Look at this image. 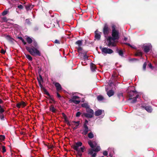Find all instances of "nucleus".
Wrapping results in <instances>:
<instances>
[{"label": "nucleus", "mask_w": 157, "mask_h": 157, "mask_svg": "<svg viewBox=\"0 0 157 157\" xmlns=\"http://www.w3.org/2000/svg\"><path fill=\"white\" fill-rule=\"evenodd\" d=\"M0 118L2 120H4V116L3 113H0Z\"/></svg>", "instance_id": "49530a36"}, {"label": "nucleus", "mask_w": 157, "mask_h": 157, "mask_svg": "<svg viewBox=\"0 0 157 157\" xmlns=\"http://www.w3.org/2000/svg\"><path fill=\"white\" fill-rule=\"evenodd\" d=\"M87 52H85L84 53H83L84 54L83 56V59L85 60L86 59H87L88 56H87L86 55Z\"/></svg>", "instance_id": "e433bc0d"}, {"label": "nucleus", "mask_w": 157, "mask_h": 157, "mask_svg": "<svg viewBox=\"0 0 157 157\" xmlns=\"http://www.w3.org/2000/svg\"><path fill=\"white\" fill-rule=\"evenodd\" d=\"M45 145L47 147L48 149H52L54 148V146L53 145L48 144L47 145V144H45Z\"/></svg>", "instance_id": "ea45409f"}, {"label": "nucleus", "mask_w": 157, "mask_h": 157, "mask_svg": "<svg viewBox=\"0 0 157 157\" xmlns=\"http://www.w3.org/2000/svg\"><path fill=\"white\" fill-rule=\"evenodd\" d=\"M25 23L27 25H30L31 23V22L29 19H26L25 20Z\"/></svg>", "instance_id": "a18cd8bd"}, {"label": "nucleus", "mask_w": 157, "mask_h": 157, "mask_svg": "<svg viewBox=\"0 0 157 157\" xmlns=\"http://www.w3.org/2000/svg\"><path fill=\"white\" fill-rule=\"evenodd\" d=\"M37 79L39 84V82L41 83L42 82H43V79L42 78V76L40 75V74L39 75V77H37Z\"/></svg>", "instance_id": "aec40b11"}, {"label": "nucleus", "mask_w": 157, "mask_h": 157, "mask_svg": "<svg viewBox=\"0 0 157 157\" xmlns=\"http://www.w3.org/2000/svg\"><path fill=\"white\" fill-rule=\"evenodd\" d=\"M50 110L52 112L55 113L56 112V109L54 107L53 105H51L49 107Z\"/></svg>", "instance_id": "4be33fe9"}, {"label": "nucleus", "mask_w": 157, "mask_h": 157, "mask_svg": "<svg viewBox=\"0 0 157 157\" xmlns=\"http://www.w3.org/2000/svg\"><path fill=\"white\" fill-rule=\"evenodd\" d=\"M48 96V99L51 100L52 101H53L54 102H55V101L54 100L52 96H51L50 95V96Z\"/></svg>", "instance_id": "09e8293b"}, {"label": "nucleus", "mask_w": 157, "mask_h": 157, "mask_svg": "<svg viewBox=\"0 0 157 157\" xmlns=\"http://www.w3.org/2000/svg\"><path fill=\"white\" fill-rule=\"evenodd\" d=\"M77 153L76 155V156L77 157H82V152H81L80 150H78V151H77Z\"/></svg>", "instance_id": "2f4dec72"}, {"label": "nucleus", "mask_w": 157, "mask_h": 157, "mask_svg": "<svg viewBox=\"0 0 157 157\" xmlns=\"http://www.w3.org/2000/svg\"><path fill=\"white\" fill-rule=\"evenodd\" d=\"M6 39L11 43L13 44V43L14 39L11 38L9 35H7L6 37Z\"/></svg>", "instance_id": "a211bd4d"}, {"label": "nucleus", "mask_w": 157, "mask_h": 157, "mask_svg": "<svg viewBox=\"0 0 157 157\" xmlns=\"http://www.w3.org/2000/svg\"><path fill=\"white\" fill-rule=\"evenodd\" d=\"M56 94H57V96L58 98H61V95L59 93L57 92Z\"/></svg>", "instance_id": "774afa93"}, {"label": "nucleus", "mask_w": 157, "mask_h": 157, "mask_svg": "<svg viewBox=\"0 0 157 157\" xmlns=\"http://www.w3.org/2000/svg\"><path fill=\"white\" fill-rule=\"evenodd\" d=\"M139 97L138 94H137L135 97H134L132 98V100L131 102L132 103H134L136 102L137 101V98H138Z\"/></svg>", "instance_id": "f3484780"}, {"label": "nucleus", "mask_w": 157, "mask_h": 157, "mask_svg": "<svg viewBox=\"0 0 157 157\" xmlns=\"http://www.w3.org/2000/svg\"><path fill=\"white\" fill-rule=\"evenodd\" d=\"M117 97L118 98V99H120L121 98H122L123 100H124L123 96V94L122 93H119L117 94Z\"/></svg>", "instance_id": "bb28decb"}, {"label": "nucleus", "mask_w": 157, "mask_h": 157, "mask_svg": "<svg viewBox=\"0 0 157 157\" xmlns=\"http://www.w3.org/2000/svg\"><path fill=\"white\" fill-rule=\"evenodd\" d=\"M103 155H104L106 156L108 155V152L106 151H104L103 152Z\"/></svg>", "instance_id": "052dcab7"}, {"label": "nucleus", "mask_w": 157, "mask_h": 157, "mask_svg": "<svg viewBox=\"0 0 157 157\" xmlns=\"http://www.w3.org/2000/svg\"><path fill=\"white\" fill-rule=\"evenodd\" d=\"M2 152L3 153H4L5 152H6V147L4 146H2Z\"/></svg>", "instance_id": "8fccbe9b"}, {"label": "nucleus", "mask_w": 157, "mask_h": 157, "mask_svg": "<svg viewBox=\"0 0 157 157\" xmlns=\"http://www.w3.org/2000/svg\"><path fill=\"white\" fill-rule=\"evenodd\" d=\"M88 121L87 120H85L83 125H87V124L88 123Z\"/></svg>", "instance_id": "0e129e2a"}, {"label": "nucleus", "mask_w": 157, "mask_h": 157, "mask_svg": "<svg viewBox=\"0 0 157 157\" xmlns=\"http://www.w3.org/2000/svg\"><path fill=\"white\" fill-rule=\"evenodd\" d=\"M5 139V137L4 136L2 135H0V140H4Z\"/></svg>", "instance_id": "3c124183"}, {"label": "nucleus", "mask_w": 157, "mask_h": 157, "mask_svg": "<svg viewBox=\"0 0 157 157\" xmlns=\"http://www.w3.org/2000/svg\"><path fill=\"white\" fill-rule=\"evenodd\" d=\"M88 143L89 145L90 146V147L92 148H94V147H95V146H94L92 141L90 140L89 141H88Z\"/></svg>", "instance_id": "c85d7f7f"}, {"label": "nucleus", "mask_w": 157, "mask_h": 157, "mask_svg": "<svg viewBox=\"0 0 157 157\" xmlns=\"http://www.w3.org/2000/svg\"><path fill=\"white\" fill-rule=\"evenodd\" d=\"M53 84L55 85L57 91H59L61 90L62 87L61 86V85L59 83L54 82H53Z\"/></svg>", "instance_id": "9d476101"}, {"label": "nucleus", "mask_w": 157, "mask_h": 157, "mask_svg": "<svg viewBox=\"0 0 157 157\" xmlns=\"http://www.w3.org/2000/svg\"><path fill=\"white\" fill-rule=\"evenodd\" d=\"M84 129L82 134L85 135H86L89 131V128L87 125H83V126Z\"/></svg>", "instance_id": "9b49d317"}, {"label": "nucleus", "mask_w": 157, "mask_h": 157, "mask_svg": "<svg viewBox=\"0 0 157 157\" xmlns=\"http://www.w3.org/2000/svg\"><path fill=\"white\" fill-rule=\"evenodd\" d=\"M98 100L99 101H103L104 99V97L101 95H99L97 97Z\"/></svg>", "instance_id": "c756f323"}, {"label": "nucleus", "mask_w": 157, "mask_h": 157, "mask_svg": "<svg viewBox=\"0 0 157 157\" xmlns=\"http://www.w3.org/2000/svg\"><path fill=\"white\" fill-rule=\"evenodd\" d=\"M62 114H63L64 115V116L65 117L64 118V121H65L67 123V121H68V120H67V118L66 116V115H65V114L64 113H62Z\"/></svg>", "instance_id": "c03bdc74"}, {"label": "nucleus", "mask_w": 157, "mask_h": 157, "mask_svg": "<svg viewBox=\"0 0 157 157\" xmlns=\"http://www.w3.org/2000/svg\"><path fill=\"white\" fill-rule=\"evenodd\" d=\"M142 109H145L147 112L151 113L152 110V109L150 106L142 105L141 106Z\"/></svg>", "instance_id": "6e6552de"}, {"label": "nucleus", "mask_w": 157, "mask_h": 157, "mask_svg": "<svg viewBox=\"0 0 157 157\" xmlns=\"http://www.w3.org/2000/svg\"><path fill=\"white\" fill-rule=\"evenodd\" d=\"M150 50V47L147 46H145L144 47V51L146 53L148 52Z\"/></svg>", "instance_id": "412c9836"}, {"label": "nucleus", "mask_w": 157, "mask_h": 157, "mask_svg": "<svg viewBox=\"0 0 157 157\" xmlns=\"http://www.w3.org/2000/svg\"><path fill=\"white\" fill-rule=\"evenodd\" d=\"M98 30H96L95 32V39H96L97 40H99L101 39V35L98 33H97V32H98Z\"/></svg>", "instance_id": "f8f14e48"}, {"label": "nucleus", "mask_w": 157, "mask_h": 157, "mask_svg": "<svg viewBox=\"0 0 157 157\" xmlns=\"http://www.w3.org/2000/svg\"><path fill=\"white\" fill-rule=\"evenodd\" d=\"M103 32L104 35H107L109 33V28L108 25L105 24L103 29Z\"/></svg>", "instance_id": "423d86ee"}, {"label": "nucleus", "mask_w": 157, "mask_h": 157, "mask_svg": "<svg viewBox=\"0 0 157 157\" xmlns=\"http://www.w3.org/2000/svg\"><path fill=\"white\" fill-rule=\"evenodd\" d=\"M26 50L29 52L30 54L32 56L37 55L38 56H41V53L38 50L39 46L37 43L35 41H33L31 47H25Z\"/></svg>", "instance_id": "f03ea898"}, {"label": "nucleus", "mask_w": 157, "mask_h": 157, "mask_svg": "<svg viewBox=\"0 0 157 157\" xmlns=\"http://www.w3.org/2000/svg\"><path fill=\"white\" fill-rule=\"evenodd\" d=\"M81 106L82 107L86 109V110L90 107L89 105L87 103H83L82 104Z\"/></svg>", "instance_id": "7c9ffc66"}, {"label": "nucleus", "mask_w": 157, "mask_h": 157, "mask_svg": "<svg viewBox=\"0 0 157 157\" xmlns=\"http://www.w3.org/2000/svg\"><path fill=\"white\" fill-rule=\"evenodd\" d=\"M21 103L22 104V107H25V106L26 104L25 103V102H24L23 101H21Z\"/></svg>", "instance_id": "680f3d73"}, {"label": "nucleus", "mask_w": 157, "mask_h": 157, "mask_svg": "<svg viewBox=\"0 0 157 157\" xmlns=\"http://www.w3.org/2000/svg\"><path fill=\"white\" fill-rule=\"evenodd\" d=\"M5 112V110L0 105V113H3Z\"/></svg>", "instance_id": "58836bf2"}, {"label": "nucleus", "mask_w": 157, "mask_h": 157, "mask_svg": "<svg viewBox=\"0 0 157 157\" xmlns=\"http://www.w3.org/2000/svg\"><path fill=\"white\" fill-rule=\"evenodd\" d=\"M85 147L84 146H83L82 147L80 148V151L82 152H83L85 151Z\"/></svg>", "instance_id": "a19ab883"}, {"label": "nucleus", "mask_w": 157, "mask_h": 157, "mask_svg": "<svg viewBox=\"0 0 157 157\" xmlns=\"http://www.w3.org/2000/svg\"><path fill=\"white\" fill-rule=\"evenodd\" d=\"M112 32H113V31H117L115 29V25L112 26Z\"/></svg>", "instance_id": "603ef678"}, {"label": "nucleus", "mask_w": 157, "mask_h": 157, "mask_svg": "<svg viewBox=\"0 0 157 157\" xmlns=\"http://www.w3.org/2000/svg\"><path fill=\"white\" fill-rule=\"evenodd\" d=\"M81 114V113L80 112H77L76 114V117H79Z\"/></svg>", "instance_id": "5fc2aeb1"}, {"label": "nucleus", "mask_w": 157, "mask_h": 157, "mask_svg": "<svg viewBox=\"0 0 157 157\" xmlns=\"http://www.w3.org/2000/svg\"><path fill=\"white\" fill-rule=\"evenodd\" d=\"M116 51H117V52L118 53V54L120 56H121L122 57L124 56V53L123 52L122 50H119L118 48H117L116 50Z\"/></svg>", "instance_id": "5701e85b"}, {"label": "nucleus", "mask_w": 157, "mask_h": 157, "mask_svg": "<svg viewBox=\"0 0 157 157\" xmlns=\"http://www.w3.org/2000/svg\"><path fill=\"white\" fill-rule=\"evenodd\" d=\"M54 43H55L60 44V42H59V41L57 40H56L54 41Z\"/></svg>", "instance_id": "338daca9"}, {"label": "nucleus", "mask_w": 157, "mask_h": 157, "mask_svg": "<svg viewBox=\"0 0 157 157\" xmlns=\"http://www.w3.org/2000/svg\"><path fill=\"white\" fill-rule=\"evenodd\" d=\"M16 106L18 108H20L21 107V103L20 102H19L16 104Z\"/></svg>", "instance_id": "6e6d98bb"}, {"label": "nucleus", "mask_w": 157, "mask_h": 157, "mask_svg": "<svg viewBox=\"0 0 157 157\" xmlns=\"http://www.w3.org/2000/svg\"><path fill=\"white\" fill-rule=\"evenodd\" d=\"M148 66L151 69H153L154 67L152 66V64L151 63H150L149 64H148Z\"/></svg>", "instance_id": "e2e57ef3"}, {"label": "nucleus", "mask_w": 157, "mask_h": 157, "mask_svg": "<svg viewBox=\"0 0 157 157\" xmlns=\"http://www.w3.org/2000/svg\"><path fill=\"white\" fill-rule=\"evenodd\" d=\"M17 8L20 9H23V6L22 5H20L17 6Z\"/></svg>", "instance_id": "864d4df0"}, {"label": "nucleus", "mask_w": 157, "mask_h": 157, "mask_svg": "<svg viewBox=\"0 0 157 157\" xmlns=\"http://www.w3.org/2000/svg\"><path fill=\"white\" fill-rule=\"evenodd\" d=\"M79 98L78 96H72V98L69 100V101L70 102H73L75 104H78L80 102L79 100H76V99Z\"/></svg>", "instance_id": "39448f33"}, {"label": "nucleus", "mask_w": 157, "mask_h": 157, "mask_svg": "<svg viewBox=\"0 0 157 157\" xmlns=\"http://www.w3.org/2000/svg\"><path fill=\"white\" fill-rule=\"evenodd\" d=\"M90 69L92 71L94 72L95 71L96 67L95 65L93 63H91L90 64Z\"/></svg>", "instance_id": "dca6fc26"}, {"label": "nucleus", "mask_w": 157, "mask_h": 157, "mask_svg": "<svg viewBox=\"0 0 157 157\" xmlns=\"http://www.w3.org/2000/svg\"><path fill=\"white\" fill-rule=\"evenodd\" d=\"M135 55L136 56H141L142 55V52L139 51H137L136 52Z\"/></svg>", "instance_id": "473e14b6"}, {"label": "nucleus", "mask_w": 157, "mask_h": 157, "mask_svg": "<svg viewBox=\"0 0 157 157\" xmlns=\"http://www.w3.org/2000/svg\"><path fill=\"white\" fill-rule=\"evenodd\" d=\"M79 146L77 145V144H75V145H72L71 146V147L75 150L76 151H78L79 150L78 149V148Z\"/></svg>", "instance_id": "393cba45"}, {"label": "nucleus", "mask_w": 157, "mask_h": 157, "mask_svg": "<svg viewBox=\"0 0 157 157\" xmlns=\"http://www.w3.org/2000/svg\"><path fill=\"white\" fill-rule=\"evenodd\" d=\"M6 52V51L4 50L3 49H2L0 51V52L2 54H5Z\"/></svg>", "instance_id": "13d9d810"}, {"label": "nucleus", "mask_w": 157, "mask_h": 157, "mask_svg": "<svg viewBox=\"0 0 157 157\" xmlns=\"http://www.w3.org/2000/svg\"><path fill=\"white\" fill-rule=\"evenodd\" d=\"M34 7V6L30 4H29L28 5L25 6V7L27 11L29 10H31Z\"/></svg>", "instance_id": "4468645a"}, {"label": "nucleus", "mask_w": 157, "mask_h": 157, "mask_svg": "<svg viewBox=\"0 0 157 157\" xmlns=\"http://www.w3.org/2000/svg\"><path fill=\"white\" fill-rule=\"evenodd\" d=\"M2 19L4 22H7V18L6 17H4L2 18Z\"/></svg>", "instance_id": "4d7b16f0"}, {"label": "nucleus", "mask_w": 157, "mask_h": 157, "mask_svg": "<svg viewBox=\"0 0 157 157\" xmlns=\"http://www.w3.org/2000/svg\"><path fill=\"white\" fill-rule=\"evenodd\" d=\"M94 148L89 149L88 150V154L91 155V157H96L97 153L96 152L94 153Z\"/></svg>", "instance_id": "0eeeda50"}, {"label": "nucleus", "mask_w": 157, "mask_h": 157, "mask_svg": "<svg viewBox=\"0 0 157 157\" xmlns=\"http://www.w3.org/2000/svg\"><path fill=\"white\" fill-rule=\"evenodd\" d=\"M102 111L101 110L99 109L95 112V115L96 116H99L102 114Z\"/></svg>", "instance_id": "6ab92c4d"}, {"label": "nucleus", "mask_w": 157, "mask_h": 157, "mask_svg": "<svg viewBox=\"0 0 157 157\" xmlns=\"http://www.w3.org/2000/svg\"><path fill=\"white\" fill-rule=\"evenodd\" d=\"M39 29V28L38 27L36 26L34 28V30L35 31H36Z\"/></svg>", "instance_id": "69168bd1"}, {"label": "nucleus", "mask_w": 157, "mask_h": 157, "mask_svg": "<svg viewBox=\"0 0 157 157\" xmlns=\"http://www.w3.org/2000/svg\"><path fill=\"white\" fill-rule=\"evenodd\" d=\"M147 65V64L146 62H144V63L143 67V69L144 71H145L146 70Z\"/></svg>", "instance_id": "79ce46f5"}, {"label": "nucleus", "mask_w": 157, "mask_h": 157, "mask_svg": "<svg viewBox=\"0 0 157 157\" xmlns=\"http://www.w3.org/2000/svg\"><path fill=\"white\" fill-rule=\"evenodd\" d=\"M137 94L136 91H131L128 93V96L129 97L128 100H130L132 99V98L134 96V94Z\"/></svg>", "instance_id": "1a4fd4ad"}, {"label": "nucleus", "mask_w": 157, "mask_h": 157, "mask_svg": "<svg viewBox=\"0 0 157 157\" xmlns=\"http://www.w3.org/2000/svg\"><path fill=\"white\" fill-rule=\"evenodd\" d=\"M72 123H74L76 125L75 127L73 128V129L74 130H75L78 128V126L80 124V121H73L72 122Z\"/></svg>", "instance_id": "2eb2a0df"}, {"label": "nucleus", "mask_w": 157, "mask_h": 157, "mask_svg": "<svg viewBox=\"0 0 157 157\" xmlns=\"http://www.w3.org/2000/svg\"><path fill=\"white\" fill-rule=\"evenodd\" d=\"M44 92L45 94L47 95L48 96H50V94L46 90L45 91H44Z\"/></svg>", "instance_id": "bf43d9fd"}, {"label": "nucleus", "mask_w": 157, "mask_h": 157, "mask_svg": "<svg viewBox=\"0 0 157 157\" xmlns=\"http://www.w3.org/2000/svg\"><path fill=\"white\" fill-rule=\"evenodd\" d=\"M86 111L88 113L94 115V111L92 109L90 108V107L86 109Z\"/></svg>", "instance_id": "a878e982"}, {"label": "nucleus", "mask_w": 157, "mask_h": 157, "mask_svg": "<svg viewBox=\"0 0 157 157\" xmlns=\"http://www.w3.org/2000/svg\"><path fill=\"white\" fill-rule=\"evenodd\" d=\"M88 136V137L90 139L94 137V134L92 132H90L89 133Z\"/></svg>", "instance_id": "f704fd0d"}, {"label": "nucleus", "mask_w": 157, "mask_h": 157, "mask_svg": "<svg viewBox=\"0 0 157 157\" xmlns=\"http://www.w3.org/2000/svg\"><path fill=\"white\" fill-rule=\"evenodd\" d=\"M26 40L27 42L29 44H31L33 42V40H32V39L29 37H28V36L26 38Z\"/></svg>", "instance_id": "cd10ccee"}, {"label": "nucleus", "mask_w": 157, "mask_h": 157, "mask_svg": "<svg viewBox=\"0 0 157 157\" xmlns=\"http://www.w3.org/2000/svg\"><path fill=\"white\" fill-rule=\"evenodd\" d=\"M114 94V91L112 90H110L108 91L107 93V95L109 97L113 96Z\"/></svg>", "instance_id": "ddd939ff"}, {"label": "nucleus", "mask_w": 157, "mask_h": 157, "mask_svg": "<svg viewBox=\"0 0 157 157\" xmlns=\"http://www.w3.org/2000/svg\"><path fill=\"white\" fill-rule=\"evenodd\" d=\"M75 144H77V145L78 146L81 147L82 145V143L81 142H78L75 143Z\"/></svg>", "instance_id": "de8ad7c7"}, {"label": "nucleus", "mask_w": 157, "mask_h": 157, "mask_svg": "<svg viewBox=\"0 0 157 157\" xmlns=\"http://www.w3.org/2000/svg\"><path fill=\"white\" fill-rule=\"evenodd\" d=\"M99 48L101 50L102 54L104 55L107 54H111L113 52V51L110 48L105 47L102 48L101 46Z\"/></svg>", "instance_id": "7ed1b4c3"}, {"label": "nucleus", "mask_w": 157, "mask_h": 157, "mask_svg": "<svg viewBox=\"0 0 157 157\" xmlns=\"http://www.w3.org/2000/svg\"><path fill=\"white\" fill-rule=\"evenodd\" d=\"M8 12H9L8 10L4 11L2 13V15L4 16L5 15H6V14H7L8 13Z\"/></svg>", "instance_id": "37998d69"}, {"label": "nucleus", "mask_w": 157, "mask_h": 157, "mask_svg": "<svg viewBox=\"0 0 157 157\" xmlns=\"http://www.w3.org/2000/svg\"><path fill=\"white\" fill-rule=\"evenodd\" d=\"M84 115L85 117L87 118H91L93 117V115L90 113H84Z\"/></svg>", "instance_id": "b1692460"}, {"label": "nucleus", "mask_w": 157, "mask_h": 157, "mask_svg": "<svg viewBox=\"0 0 157 157\" xmlns=\"http://www.w3.org/2000/svg\"><path fill=\"white\" fill-rule=\"evenodd\" d=\"M26 57L30 61H32L33 60L32 57L29 54H25Z\"/></svg>", "instance_id": "c9c22d12"}, {"label": "nucleus", "mask_w": 157, "mask_h": 157, "mask_svg": "<svg viewBox=\"0 0 157 157\" xmlns=\"http://www.w3.org/2000/svg\"><path fill=\"white\" fill-rule=\"evenodd\" d=\"M94 152H98L101 150V148L99 146H97L96 148L94 149Z\"/></svg>", "instance_id": "72a5a7b5"}, {"label": "nucleus", "mask_w": 157, "mask_h": 157, "mask_svg": "<svg viewBox=\"0 0 157 157\" xmlns=\"http://www.w3.org/2000/svg\"><path fill=\"white\" fill-rule=\"evenodd\" d=\"M39 85L40 87L41 90H42L44 91L46 90L45 89V88L43 86L42 84L40 83V82H39Z\"/></svg>", "instance_id": "4c0bfd02"}, {"label": "nucleus", "mask_w": 157, "mask_h": 157, "mask_svg": "<svg viewBox=\"0 0 157 157\" xmlns=\"http://www.w3.org/2000/svg\"><path fill=\"white\" fill-rule=\"evenodd\" d=\"M112 36H108L107 39V45L109 47H115L118 42L116 40L119 39V33L118 31L112 32Z\"/></svg>", "instance_id": "f257e3e1"}, {"label": "nucleus", "mask_w": 157, "mask_h": 157, "mask_svg": "<svg viewBox=\"0 0 157 157\" xmlns=\"http://www.w3.org/2000/svg\"><path fill=\"white\" fill-rule=\"evenodd\" d=\"M82 40H78L75 43V44L78 46L76 48L77 49V51L79 54L81 53L80 51L82 50V48L81 47L82 45Z\"/></svg>", "instance_id": "20e7f679"}]
</instances>
